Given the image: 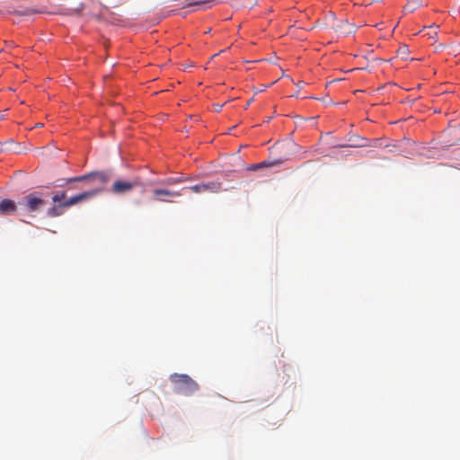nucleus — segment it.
<instances>
[{
	"label": "nucleus",
	"instance_id": "b1692460",
	"mask_svg": "<svg viewBox=\"0 0 460 460\" xmlns=\"http://www.w3.org/2000/svg\"><path fill=\"white\" fill-rule=\"evenodd\" d=\"M302 84H304V81H301V84H299V88H302Z\"/></svg>",
	"mask_w": 460,
	"mask_h": 460
},
{
	"label": "nucleus",
	"instance_id": "a211bd4d",
	"mask_svg": "<svg viewBox=\"0 0 460 460\" xmlns=\"http://www.w3.org/2000/svg\"><path fill=\"white\" fill-rule=\"evenodd\" d=\"M429 29V32H427V35L429 37V38H432L433 35H436L437 34V29L438 27L437 26H430L428 28Z\"/></svg>",
	"mask_w": 460,
	"mask_h": 460
},
{
	"label": "nucleus",
	"instance_id": "5701e85b",
	"mask_svg": "<svg viewBox=\"0 0 460 460\" xmlns=\"http://www.w3.org/2000/svg\"><path fill=\"white\" fill-rule=\"evenodd\" d=\"M302 84H304V81H301V84H299V88H302Z\"/></svg>",
	"mask_w": 460,
	"mask_h": 460
},
{
	"label": "nucleus",
	"instance_id": "f8f14e48",
	"mask_svg": "<svg viewBox=\"0 0 460 460\" xmlns=\"http://www.w3.org/2000/svg\"><path fill=\"white\" fill-rule=\"evenodd\" d=\"M341 31L342 33H351L354 31V25L344 22L341 25Z\"/></svg>",
	"mask_w": 460,
	"mask_h": 460
},
{
	"label": "nucleus",
	"instance_id": "6e6552de",
	"mask_svg": "<svg viewBox=\"0 0 460 460\" xmlns=\"http://www.w3.org/2000/svg\"><path fill=\"white\" fill-rule=\"evenodd\" d=\"M16 203L8 199H4L0 201V214L4 216L13 215L16 212Z\"/></svg>",
	"mask_w": 460,
	"mask_h": 460
},
{
	"label": "nucleus",
	"instance_id": "423d86ee",
	"mask_svg": "<svg viewBox=\"0 0 460 460\" xmlns=\"http://www.w3.org/2000/svg\"><path fill=\"white\" fill-rule=\"evenodd\" d=\"M187 189L190 190L195 193H202V192H213L217 193L222 190V184L218 181H210L207 183H200L197 185H193L188 187Z\"/></svg>",
	"mask_w": 460,
	"mask_h": 460
},
{
	"label": "nucleus",
	"instance_id": "9d476101",
	"mask_svg": "<svg viewBox=\"0 0 460 460\" xmlns=\"http://www.w3.org/2000/svg\"><path fill=\"white\" fill-rule=\"evenodd\" d=\"M62 208H65L64 206H62V203L60 205L54 206V207L50 208L48 210V216H49L51 217H58V216L62 215L63 214Z\"/></svg>",
	"mask_w": 460,
	"mask_h": 460
},
{
	"label": "nucleus",
	"instance_id": "dca6fc26",
	"mask_svg": "<svg viewBox=\"0 0 460 460\" xmlns=\"http://www.w3.org/2000/svg\"><path fill=\"white\" fill-rule=\"evenodd\" d=\"M81 9H82L81 7L70 8V9H67L66 12H62L61 13H65V14H68V15L76 14L81 11Z\"/></svg>",
	"mask_w": 460,
	"mask_h": 460
},
{
	"label": "nucleus",
	"instance_id": "9b49d317",
	"mask_svg": "<svg viewBox=\"0 0 460 460\" xmlns=\"http://www.w3.org/2000/svg\"><path fill=\"white\" fill-rule=\"evenodd\" d=\"M273 164H275L274 163H269V162H261V163H259V164H251L249 167H248V170H251V171H257L259 169H261V168H264V167H270V166H272Z\"/></svg>",
	"mask_w": 460,
	"mask_h": 460
},
{
	"label": "nucleus",
	"instance_id": "412c9836",
	"mask_svg": "<svg viewBox=\"0 0 460 460\" xmlns=\"http://www.w3.org/2000/svg\"><path fill=\"white\" fill-rule=\"evenodd\" d=\"M252 102V99H251L248 102H247V105H246V108L251 104V102Z\"/></svg>",
	"mask_w": 460,
	"mask_h": 460
},
{
	"label": "nucleus",
	"instance_id": "1a4fd4ad",
	"mask_svg": "<svg viewBox=\"0 0 460 460\" xmlns=\"http://www.w3.org/2000/svg\"><path fill=\"white\" fill-rule=\"evenodd\" d=\"M422 4H423V0H408V3L405 5L404 9L409 11L410 13H412L414 10H416L418 7L421 6Z\"/></svg>",
	"mask_w": 460,
	"mask_h": 460
},
{
	"label": "nucleus",
	"instance_id": "ddd939ff",
	"mask_svg": "<svg viewBox=\"0 0 460 460\" xmlns=\"http://www.w3.org/2000/svg\"><path fill=\"white\" fill-rule=\"evenodd\" d=\"M181 182H182L181 178H168L161 181V183L164 185H174Z\"/></svg>",
	"mask_w": 460,
	"mask_h": 460
},
{
	"label": "nucleus",
	"instance_id": "f257e3e1",
	"mask_svg": "<svg viewBox=\"0 0 460 460\" xmlns=\"http://www.w3.org/2000/svg\"><path fill=\"white\" fill-rule=\"evenodd\" d=\"M169 379L173 385V391L179 394L191 396L199 388L198 383L186 374L174 373Z\"/></svg>",
	"mask_w": 460,
	"mask_h": 460
},
{
	"label": "nucleus",
	"instance_id": "2eb2a0df",
	"mask_svg": "<svg viewBox=\"0 0 460 460\" xmlns=\"http://www.w3.org/2000/svg\"><path fill=\"white\" fill-rule=\"evenodd\" d=\"M211 1L212 0H195L194 2L188 4L187 6L206 4L208 3H210Z\"/></svg>",
	"mask_w": 460,
	"mask_h": 460
},
{
	"label": "nucleus",
	"instance_id": "0eeeda50",
	"mask_svg": "<svg viewBox=\"0 0 460 460\" xmlns=\"http://www.w3.org/2000/svg\"><path fill=\"white\" fill-rule=\"evenodd\" d=\"M153 194L156 200L163 202H172V199L181 195L180 191H172L166 189H155Z\"/></svg>",
	"mask_w": 460,
	"mask_h": 460
},
{
	"label": "nucleus",
	"instance_id": "7ed1b4c3",
	"mask_svg": "<svg viewBox=\"0 0 460 460\" xmlns=\"http://www.w3.org/2000/svg\"><path fill=\"white\" fill-rule=\"evenodd\" d=\"M111 179V174L108 172H93L82 176L74 177L68 180V181H91L93 182H97L101 186L102 190V185L108 182Z\"/></svg>",
	"mask_w": 460,
	"mask_h": 460
},
{
	"label": "nucleus",
	"instance_id": "4468645a",
	"mask_svg": "<svg viewBox=\"0 0 460 460\" xmlns=\"http://www.w3.org/2000/svg\"><path fill=\"white\" fill-rule=\"evenodd\" d=\"M66 192L65 191H62V192H58L56 193L53 197H52V200L54 202H60L62 200L65 201V199H66Z\"/></svg>",
	"mask_w": 460,
	"mask_h": 460
},
{
	"label": "nucleus",
	"instance_id": "4be33fe9",
	"mask_svg": "<svg viewBox=\"0 0 460 460\" xmlns=\"http://www.w3.org/2000/svg\"><path fill=\"white\" fill-rule=\"evenodd\" d=\"M302 84H304V81H301V84H299V88H302Z\"/></svg>",
	"mask_w": 460,
	"mask_h": 460
},
{
	"label": "nucleus",
	"instance_id": "aec40b11",
	"mask_svg": "<svg viewBox=\"0 0 460 460\" xmlns=\"http://www.w3.org/2000/svg\"><path fill=\"white\" fill-rule=\"evenodd\" d=\"M221 107H222L221 105H216V108H215L216 111H217V112L220 111Z\"/></svg>",
	"mask_w": 460,
	"mask_h": 460
},
{
	"label": "nucleus",
	"instance_id": "20e7f679",
	"mask_svg": "<svg viewBox=\"0 0 460 460\" xmlns=\"http://www.w3.org/2000/svg\"><path fill=\"white\" fill-rule=\"evenodd\" d=\"M101 190V188H95L91 190L83 191L63 201L62 206L65 208H69L78 203L87 201L95 197Z\"/></svg>",
	"mask_w": 460,
	"mask_h": 460
},
{
	"label": "nucleus",
	"instance_id": "f3484780",
	"mask_svg": "<svg viewBox=\"0 0 460 460\" xmlns=\"http://www.w3.org/2000/svg\"><path fill=\"white\" fill-rule=\"evenodd\" d=\"M36 13H38L36 10L31 8H26L22 11L18 12L20 15H31Z\"/></svg>",
	"mask_w": 460,
	"mask_h": 460
},
{
	"label": "nucleus",
	"instance_id": "6ab92c4d",
	"mask_svg": "<svg viewBox=\"0 0 460 460\" xmlns=\"http://www.w3.org/2000/svg\"><path fill=\"white\" fill-rule=\"evenodd\" d=\"M13 145H15V143L13 142V139H9L8 141H6V142L4 144V149H5V150H11L10 146H13Z\"/></svg>",
	"mask_w": 460,
	"mask_h": 460
},
{
	"label": "nucleus",
	"instance_id": "f03ea898",
	"mask_svg": "<svg viewBox=\"0 0 460 460\" xmlns=\"http://www.w3.org/2000/svg\"><path fill=\"white\" fill-rule=\"evenodd\" d=\"M21 204L25 211L33 213L39 211L46 204V201L38 192H32L23 197Z\"/></svg>",
	"mask_w": 460,
	"mask_h": 460
},
{
	"label": "nucleus",
	"instance_id": "39448f33",
	"mask_svg": "<svg viewBox=\"0 0 460 460\" xmlns=\"http://www.w3.org/2000/svg\"><path fill=\"white\" fill-rule=\"evenodd\" d=\"M140 185L141 181L139 179H135L133 181L118 180L113 182L111 191L114 194H125L131 191L133 188Z\"/></svg>",
	"mask_w": 460,
	"mask_h": 460
}]
</instances>
